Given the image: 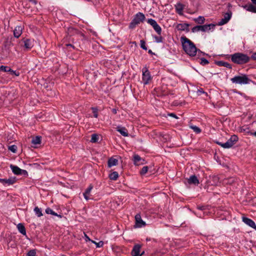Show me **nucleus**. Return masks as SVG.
Returning <instances> with one entry per match:
<instances>
[{
	"label": "nucleus",
	"instance_id": "f257e3e1",
	"mask_svg": "<svg viewBox=\"0 0 256 256\" xmlns=\"http://www.w3.org/2000/svg\"><path fill=\"white\" fill-rule=\"evenodd\" d=\"M180 42L182 48L185 52L190 56H194L196 55L198 50L194 44L186 36L180 38Z\"/></svg>",
	"mask_w": 256,
	"mask_h": 256
},
{
	"label": "nucleus",
	"instance_id": "f03ea898",
	"mask_svg": "<svg viewBox=\"0 0 256 256\" xmlns=\"http://www.w3.org/2000/svg\"><path fill=\"white\" fill-rule=\"evenodd\" d=\"M231 59L234 62L238 64H245L250 60V58L247 55L240 52L232 55Z\"/></svg>",
	"mask_w": 256,
	"mask_h": 256
},
{
	"label": "nucleus",
	"instance_id": "7ed1b4c3",
	"mask_svg": "<svg viewBox=\"0 0 256 256\" xmlns=\"http://www.w3.org/2000/svg\"><path fill=\"white\" fill-rule=\"evenodd\" d=\"M232 83L239 84H249L252 80L246 74H241L231 78Z\"/></svg>",
	"mask_w": 256,
	"mask_h": 256
},
{
	"label": "nucleus",
	"instance_id": "20e7f679",
	"mask_svg": "<svg viewBox=\"0 0 256 256\" xmlns=\"http://www.w3.org/2000/svg\"><path fill=\"white\" fill-rule=\"evenodd\" d=\"M144 19V15L142 12H138L135 15L134 19L130 24L129 28L131 29L134 28L136 26L142 22Z\"/></svg>",
	"mask_w": 256,
	"mask_h": 256
},
{
	"label": "nucleus",
	"instance_id": "39448f33",
	"mask_svg": "<svg viewBox=\"0 0 256 256\" xmlns=\"http://www.w3.org/2000/svg\"><path fill=\"white\" fill-rule=\"evenodd\" d=\"M142 82L144 84H148L150 83L152 79V76L148 68L145 66L142 70Z\"/></svg>",
	"mask_w": 256,
	"mask_h": 256
},
{
	"label": "nucleus",
	"instance_id": "423d86ee",
	"mask_svg": "<svg viewBox=\"0 0 256 256\" xmlns=\"http://www.w3.org/2000/svg\"><path fill=\"white\" fill-rule=\"evenodd\" d=\"M238 140V136L236 135H233L231 136L230 138L228 140V141L226 142L222 143L220 142H217L216 144L224 148H231Z\"/></svg>",
	"mask_w": 256,
	"mask_h": 256
},
{
	"label": "nucleus",
	"instance_id": "0eeeda50",
	"mask_svg": "<svg viewBox=\"0 0 256 256\" xmlns=\"http://www.w3.org/2000/svg\"><path fill=\"white\" fill-rule=\"evenodd\" d=\"M214 25L212 24H205L202 26H197L194 27L192 29L193 32H208L211 29V28H214Z\"/></svg>",
	"mask_w": 256,
	"mask_h": 256
},
{
	"label": "nucleus",
	"instance_id": "6e6552de",
	"mask_svg": "<svg viewBox=\"0 0 256 256\" xmlns=\"http://www.w3.org/2000/svg\"><path fill=\"white\" fill-rule=\"evenodd\" d=\"M10 168L12 172L16 175H22L25 176H28V173L26 170L20 169L18 166L10 164Z\"/></svg>",
	"mask_w": 256,
	"mask_h": 256
},
{
	"label": "nucleus",
	"instance_id": "1a4fd4ad",
	"mask_svg": "<svg viewBox=\"0 0 256 256\" xmlns=\"http://www.w3.org/2000/svg\"><path fill=\"white\" fill-rule=\"evenodd\" d=\"M148 23L152 26L154 30L158 34L160 35L162 33V28L158 24L157 22L152 18H150L148 20Z\"/></svg>",
	"mask_w": 256,
	"mask_h": 256
},
{
	"label": "nucleus",
	"instance_id": "9d476101",
	"mask_svg": "<svg viewBox=\"0 0 256 256\" xmlns=\"http://www.w3.org/2000/svg\"><path fill=\"white\" fill-rule=\"evenodd\" d=\"M141 246L137 244L134 245L133 249L132 251V256H142L144 254V252H140Z\"/></svg>",
	"mask_w": 256,
	"mask_h": 256
},
{
	"label": "nucleus",
	"instance_id": "9b49d317",
	"mask_svg": "<svg viewBox=\"0 0 256 256\" xmlns=\"http://www.w3.org/2000/svg\"><path fill=\"white\" fill-rule=\"evenodd\" d=\"M133 162L136 166L142 165L145 164L144 160L136 154H134L133 156Z\"/></svg>",
	"mask_w": 256,
	"mask_h": 256
},
{
	"label": "nucleus",
	"instance_id": "f8f14e48",
	"mask_svg": "<svg viewBox=\"0 0 256 256\" xmlns=\"http://www.w3.org/2000/svg\"><path fill=\"white\" fill-rule=\"evenodd\" d=\"M136 220V227L141 228L146 225V223L144 222L139 214H137L135 216Z\"/></svg>",
	"mask_w": 256,
	"mask_h": 256
},
{
	"label": "nucleus",
	"instance_id": "ddd939ff",
	"mask_svg": "<svg viewBox=\"0 0 256 256\" xmlns=\"http://www.w3.org/2000/svg\"><path fill=\"white\" fill-rule=\"evenodd\" d=\"M16 178H10L8 179L0 178V182L2 183L4 186H10L16 182Z\"/></svg>",
	"mask_w": 256,
	"mask_h": 256
},
{
	"label": "nucleus",
	"instance_id": "4468645a",
	"mask_svg": "<svg viewBox=\"0 0 256 256\" xmlns=\"http://www.w3.org/2000/svg\"><path fill=\"white\" fill-rule=\"evenodd\" d=\"M187 182L189 184H192L197 186L199 184V180L197 177L194 175H192L187 179Z\"/></svg>",
	"mask_w": 256,
	"mask_h": 256
},
{
	"label": "nucleus",
	"instance_id": "2eb2a0df",
	"mask_svg": "<svg viewBox=\"0 0 256 256\" xmlns=\"http://www.w3.org/2000/svg\"><path fill=\"white\" fill-rule=\"evenodd\" d=\"M231 16L232 14L230 13L225 14L224 15V18L220 20V21L218 23V24L220 26H222L226 24L230 19Z\"/></svg>",
	"mask_w": 256,
	"mask_h": 256
},
{
	"label": "nucleus",
	"instance_id": "dca6fc26",
	"mask_svg": "<svg viewBox=\"0 0 256 256\" xmlns=\"http://www.w3.org/2000/svg\"><path fill=\"white\" fill-rule=\"evenodd\" d=\"M22 26H16L14 30V37L18 38L22 34Z\"/></svg>",
	"mask_w": 256,
	"mask_h": 256
},
{
	"label": "nucleus",
	"instance_id": "f3484780",
	"mask_svg": "<svg viewBox=\"0 0 256 256\" xmlns=\"http://www.w3.org/2000/svg\"><path fill=\"white\" fill-rule=\"evenodd\" d=\"M242 221L247 225L250 226L252 228H256V225L254 223V222L251 219H250L248 218L243 217L242 218Z\"/></svg>",
	"mask_w": 256,
	"mask_h": 256
},
{
	"label": "nucleus",
	"instance_id": "a211bd4d",
	"mask_svg": "<svg viewBox=\"0 0 256 256\" xmlns=\"http://www.w3.org/2000/svg\"><path fill=\"white\" fill-rule=\"evenodd\" d=\"M92 188L93 186L91 184L89 186L86 190L84 192L83 194L86 200H88L90 199V194Z\"/></svg>",
	"mask_w": 256,
	"mask_h": 256
},
{
	"label": "nucleus",
	"instance_id": "6ab92c4d",
	"mask_svg": "<svg viewBox=\"0 0 256 256\" xmlns=\"http://www.w3.org/2000/svg\"><path fill=\"white\" fill-rule=\"evenodd\" d=\"M24 48L27 50H30L34 46L33 42L30 39L24 40Z\"/></svg>",
	"mask_w": 256,
	"mask_h": 256
},
{
	"label": "nucleus",
	"instance_id": "aec40b11",
	"mask_svg": "<svg viewBox=\"0 0 256 256\" xmlns=\"http://www.w3.org/2000/svg\"><path fill=\"white\" fill-rule=\"evenodd\" d=\"M117 130L123 136H128V135L127 130L124 127L118 126Z\"/></svg>",
	"mask_w": 256,
	"mask_h": 256
},
{
	"label": "nucleus",
	"instance_id": "412c9836",
	"mask_svg": "<svg viewBox=\"0 0 256 256\" xmlns=\"http://www.w3.org/2000/svg\"><path fill=\"white\" fill-rule=\"evenodd\" d=\"M247 11L250 12L256 13V6H254L252 4H250L244 6Z\"/></svg>",
	"mask_w": 256,
	"mask_h": 256
},
{
	"label": "nucleus",
	"instance_id": "4be33fe9",
	"mask_svg": "<svg viewBox=\"0 0 256 256\" xmlns=\"http://www.w3.org/2000/svg\"><path fill=\"white\" fill-rule=\"evenodd\" d=\"M118 160L117 159L113 158H111L108 160V166L109 168H110L112 166H116L118 164Z\"/></svg>",
	"mask_w": 256,
	"mask_h": 256
},
{
	"label": "nucleus",
	"instance_id": "5701e85b",
	"mask_svg": "<svg viewBox=\"0 0 256 256\" xmlns=\"http://www.w3.org/2000/svg\"><path fill=\"white\" fill-rule=\"evenodd\" d=\"M176 12L180 15H183L184 6L180 4H177L176 6Z\"/></svg>",
	"mask_w": 256,
	"mask_h": 256
},
{
	"label": "nucleus",
	"instance_id": "b1692460",
	"mask_svg": "<svg viewBox=\"0 0 256 256\" xmlns=\"http://www.w3.org/2000/svg\"><path fill=\"white\" fill-rule=\"evenodd\" d=\"M188 25L186 24H179L176 25V28L178 30H185L188 29Z\"/></svg>",
	"mask_w": 256,
	"mask_h": 256
},
{
	"label": "nucleus",
	"instance_id": "393cba45",
	"mask_svg": "<svg viewBox=\"0 0 256 256\" xmlns=\"http://www.w3.org/2000/svg\"><path fill=\"white\" fill-rule=\"evenodd\" d=\"M17 228L20 232L23 235H26V230L25 228L22 224H18L17 225Z\"/></svg>",
	"mask_w": 256,
	"mask_h": 256
},
{
	"label": "nucleus",
	"instance_id": "a878e982",
	"mask_svg": "<svg viewBox=\"0 0 256 256\" xmlns=\"http://www.w3.org/2000/svg\"><path fill=\"white\" fill-rule=\"evenodd\" d=\"M109 177L112 180H116L118 177V172H114L110 174Z\"/></svg>",
	"mask_w": 256,
	"mask_h": 256
},
{
	"label": "nucleus",
	"instance_id": "bb28decb",
	"mask_svg": "<svg viewBox=\"0 0 256 256\" xmlns=\"http://www.w3.org/2000/svg\"><path fill=\"white\" fill-rule=\"evenodd\" d=\"M99 140V136L97 134H94L92 135L90 142H96Z\"/></svg>",
	"mask_w": 256,
	"mask_h": 256
},
{
	"label": "nucleus",
	"instance_id": "cd10ccee",
	"mask_svg": "<svg viewBox=\"0 0 256 256\" xmlns=\"http://www.w3.org/2000/svg\"><path fill=\"white\" fill-rule=\"evenodd\" d=\"M40 136H36L34 138H32V142L34 144H40Z\"/></svg>",
	"mask_w": 256,
	"mask_h": 256
},
{
	"label": "nucleus",
	"instance_id": "c85d7f7f",
	"mask_svg": "<svg viewBox=\"0 0 256 256\" xmlns=\"http://www.w3.org/2000/svg\"><path fill=\"white\" fill-rule=\"evenodd\" d=\"M34 212L38 216L40 217L42 216V210L38 207H36L34 208Z\"/></svg>",
	"mask_w": 256,
	"mask_h": 256
},
{
	"label": "nucleus",
	"instance_id": "c756f323",
	"mask_svg": "<svg viewBox=\"0 0 256 256\" xmlns=\"http://www.w3.org/2000/svg\"><path fill=\"white\" fill-rule=\"evenodd\" d=\"M153 38L154 40V41L157 43H160L162 42V38L159 35V36H154Z\"/></svg>",
	"mask_w": 256,
	"mask_h": 256
},
{
	"label": "nucleus",
	"instance_id": "7c9ffc66",
	"mask_svg": "<svg viewBox=\"0 0 256 256\" xmlns=\"http://www.w3.org/2000/svg\"><path fill=\"white\" fill-rule=\"evenodd\" d=\"M0 70L5 72H10L11 71V68L8 66H0Z\"/></svg>",
	"mask_w": 256,
	"mask_h": 256
},
{
	"label": "nucleus",
	"instance_id": "2f4dec72",
	"mask_svg": "<svg viewBox=\"0 0 256 256\" xmlns=\"http://www.w3.org/2000/svg\"><path fill=\"white\" fill-rule=\"evenodd\" d=\"M148 166H144L140 171V174L142 176L144 175L148 171Z\"/></svg>",
	"mask_w": 256,
	"mask_h": 256
},
{
	"label": "nucleus",
	"instance_id": "473e14b6",
	"mask_svg": "<svg viewBox=\"0 0 256 256\" xmlns=\"http://www.w3.org/2000/svg\"><path fill=\"white\" fill-rule=\"evenodd\" d=\"M204 18L203 16H200L196 20V21L200 24H202L204 22Z\"/></svg>",
	"mask_w": 256,
	"mask_h": 256
},
{
	"label": "nucleus",
	"instance_id": "72a5a7b5",
	"mask_svg": "<svg viewBox=\"0 0 256 256\" xmlns=\"http://www.w3.org/2000/svg\"><path fill=\"white\" fill-rule=\"evenodd\" d=\"M91 242L94 244L96 245V248H101L104 245V242L102 241H100L98 242H97L94 240H91Z\"/></svg>",
	"mask_w": 256,
	"mask_h": 256
},
{
	"label": "nucleus",
	"instance_id": "f704fd0d",
	"mask_svg": "<svg viewBox=\"0 0 256 256\" xmlns=\"http://www.w3.org/2000/svg\"><path fill=\"white\" fill-rule=\"evenodd\" d=\"M46 212L48 214H51L54 216H58L56 213L54 211L50 208H48L46 210Z\"/></svg>",
	"mask_w": 256,
	"mask_h": 256
},
{
	"label": "nucleus",
	"instance_id": "c9c22d12",
	"mask_svg": "<svg viewBox=\"0 0 256 256\" xmlns=\"http://www.w3.org/2000/svg\"><path fill=\"white\" fill-rule=\"evenodd\" d=\"M190 128L194 130V132H195L197 134H198V133L200 132H201L200 129L196 126H191Z\"/></svg>",
	"mask_w": 256,
	"mask_h": 256
},
{
	"label": "nucleus",
	"instance_id": "e433bc0d",
	"mask_svg": "<svg viewBox=\"0 0 256 256\" xmlns=\"http://www.w3.org/2000/svg\"><path fill=\"white\" fill-rule=\"evenodd\" d=\"M219 63H220V65H221V66H225L226 68H231V66H230V64H229L227 62H220Z\"/></svg>",
	"mask_w": 256,
	"mask_h": 256
},
{
	"label": "nucleus",
	"instance_id": "4c0bfd02",
	"mask_svg": "<svg viewBox=\"0 0 256 256\" xmlns=\"http://www.w3.org/2000/svg\"><path fill=\"white\" fill-rule=\"evenodd\" d=\"M8 150L13 152H16L17 150V146L15 145H12L8 147Z\"/></svg>",
	"mask_w": 256,
	"mask_h": 256
},
{
	"label": "nucleus",
	"instance_id": "58836bf2",
	"mask_svg": "<svg viewBox=\"0 0 256 256\" xmlns=\"http://www.w3.org/2000/svg\"><path fill=\"white\" fill-rule=\"evenodd\" d=\"M28 256H36V252L34 250H30L27 254Z\"/></svg>",
	"mask_w": 256,
	"mask_h": 256
},
{
	"label": "nucleus",
	"instance_id": "ea45409f",
	"mask_svg": "<svg viewBox=\"0 0 256 256\" xmlns=\"http://www.w3.org/2000/svg\"><path fill=\"white\" fill-rule=\"evenodd\" d=\"M92 112L94 114V116L96 118H98V109L96 108H92Z\"/></svg>",
	"mask_w": 256,
	"mask_h": 256
},
{
	"label": "nucleus",
	"instance_id": "a19ab883",
	"mask_svg": "<svg viewBox=\"0 0 256 256\" xmlns=\"http://www.w3.org/2000/svg\"><path fill=\"white\" fill-rule=\"evenodd\" d=\"M200 60V64L202 65H206L208 64V61L204 58H201Z\"/></svg>",
	"mask_w": 256,
	"mask_h": 256
},
{
	"label": "nucleus",
	"instance_id": "79ce46f5",
	"mask_svg": "<svg viewBox=\"0 0 256 256\" xmlns=\"http://www.w3.org/2000/svg\"><path fill=\"white\" fill-rule=\"evenodd\" d=\"M204 94L206 96H207V94L202 89H200L198 90L197 91V94L199 96L201 95L202 94Z\"/></svg>",
	"mask_w": 256,
	"mask_h": 256
},
{
	"label": "nucleus",
	"instance_id": "37998d69",
	"mask_svg": "<svg viewBox=\"0 0 256 256\" xmlns=\"http://www.w3.org/2000/svg\"><path fill=\"white\" fill-rule=\"evenodd\" d=\"M12 74H14L16 76H18L20 75V72H18L14 71L11 69V71H10Z\"/></svg>",
	"mask_w": 256,
	"mask_h": 256
},
{
	"label": "nucleus",
	"instance_id": "c03bdc74",
	"mask_svg": "<svg viewBox=\"0 0 256 256\" xmlns=\"http://www.w3.org/2000/svg\"><path fill=\"white\" fill-rule=\"evenodd\" d=\"M141 42V48L144 50H146V48L145 46V43L143 40L140 41Z\"/></svg>",
	"mask_w": 256,
	"mask_h": 256
},
{
	"label": "nucleus",
	"instance_id": "a18cd8bd",
	"mask_svg": "<svg viewBox=\"0 0 256 256\" xmlns=\"http://www.w3.org/2000/svg\"><path fill=\"white\" fill-rule=\"evenodd\" d=\"M84 238H85V240H86V242H88V241H90L91 242L92 240L90 239V238L86 234H84Z\"/></svg>",
	"mask_w": 256,
	"mask_h": 256
},
{
	"label": "nucleus",
	"instance_id": "49530a36",
	"mask_svg": "<svg viewBox=\"0 0 256 256\" xmlns=\"http://www.w3.org/2000/svg\"><path fill=\"white\" fill-rule=\"evenodd\" d=\"M168 115L172 118H178V116L174 113H170L168 114Z\"/></svg>",
	"mask_w": 256,
	"mask_h": 256
},
{
	"label": "nucleus",
	"instance_id": "de8ad7c7",
	"mask_svg": "<svg viewBox=\"0 0 256 256\" xmlns=\"http://www.w3.org/2000/svg\"><path fill=\"white\" fill-rule=\"evenodd\" d=\"M249 134L251 136H253L256 137V131L254 132H249Z\"/></svg>",
	"mask_w": 256,
	"mask_h": 256
},
{
	"label": "nucleus",
	"instance_id": "09e8293b",
	"mask_svg": "<svg viewBox=\"0 0 256 256\" xmlns=\"http://www.w3.org/2000/svg\"><path fill=\"white\" fill-rule=\"evenodd\" d=\"M252 59L254 60H256V53H254L252 56Z\"/></svg>",
	"mask_w": 256,
	"mask_h": 256
},
{
	"label": "nucleus",
	"instance_id": "8fccbe9b",
	"mask_svg": "<svg viewBox=\"0 0 256 256\" xmlns=\"http://www.w3.org/2000/svg\"><path fill=\"white\" fill-rule=\"evenodd\" d=\"M252 3L255 5H256V0H251Z\"/></svg>",
	"mask_w": 256,
	"mask_h": 256
},
{
	"label": "nucleus",
	"instance_id": "3c124183",
	"mask_svg": "<svg viewBox=\"0 0 256 256\" xmlns=\"http://www.w3.org/2000/svg\"><path fill=\"white\" fill-rule=\"evenodd\" d=\"M30 0L32 1L35 4L36 3V2L35 0Z\"/></svg>",
	"mask_w": 256,
	"mask_h": 256
},
{
	"label": "nucleus",
	"instance_id": "603ef678",
	"mask_svg": "<svg viewBox=\"0 0 256 256\" xmlns=\"http://www.w3.org/2000/svg\"><path fill=\"white\" fill-rule=\"evenodd\" d=\"M67 46H72L70 44H67Z\"/></svg>",
	"mask_w": 256,
	"mask_h": 256
},
{
	"label": "nucleus",
	"instance_id": "864d4df0",
	"mask_svg": "<svg viewBox=\"0 0 256 256\" xmlns=\"http://www.w3.org/2000/svg\"><path fill=\"white\" fill-rule=\"evenodd\" d=\"M199 208L200 209V210H202V207L200 208Z\"/></svg>",
	"mask_w": 256,
	"mask_h": 256
},
{
	"label": "nucleus",
	"instance_id": "5fc2aeb1",
	"mask_svg": "<svg viewBox=\"0 0 256 256\" xmlns=\"http://www.w3.org/2000/svg\"><path fill=\"white\" fill-rule=\"evenodd\" d=\"M64 256L63 255V256Z\"/></svg>",
	"mask_w": 256,
	"mask_h": 256
}]
</instances>
